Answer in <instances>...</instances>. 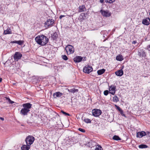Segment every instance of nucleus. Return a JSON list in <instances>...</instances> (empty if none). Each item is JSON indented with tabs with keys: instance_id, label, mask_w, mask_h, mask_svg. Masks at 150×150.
<instances>
[{
	"instance_id": "f257e3e1",
	"label": "nucleus",
	"mask_w": 150,
	"mask_h": 150,
	"mask_svg": "<svg viewBox=\"0 0 150 150\" xmlns=\"http://www.w3.org/2000/svg\"><path fill=\"white\" fill-rule=\"evenodd\" d=\"M35 40L38 44L42 46H44L48 43L49 39L44 35H40L37 36Z\"/></svg>"
},
{
	"instance_id": "f03ea898",
	"label": "nucleus",
	"mask_w": 150,
	"mask_h": 150,
	"mask_svg": "<svg viewBox=\"0 0 150 150\" xmlns=\"http://www.w3.org/2000/svg\"><path fill=\"white\" fill-rule=\"evenodd\" d=\"M32 104L29 103H26L22 104L23 107L20 112L22 116L27 115L30 111V109L31 108Z\"/></svg>"
},
{
	"instance_id": "7ed1b4c3",
	"label": "nucleus",
	"mask_w": 150,
	"mask_h": 150,
	"mask_svg": "<svg viewBox=\"0 0 150 150\" xmlns=\"http://www.w3.org/2000/svg\"><path fill=\"white\" fill-rule=\"evenodd\" d=\"M54 22V20L52 19H48L44 23L45 26L47 28L51 27L53 25Z\"/></svg>"
},
{
	"instance_id": "20e7f679",
	"label": "nucleus",
	"mask_w": 150,
	"mask_h": 150,
	"mask_svg": "<svg viewBox=\"0 0 150 150\" xmlns=\"http://www.w3.org/2000/svg\"><path fill=\"white\" fill-rule=\"evenodd\" d=\"M65 50L68 54L74 53V47L71 45H68L65 47Z\"/></svg>"
},
{
	"instance_id": "39448f33",
	"label": "nucleus",
	"mask_w": 150,
	"mask_h": 150,
	"mask_svg": "<svg viewBox=\"0 0 150 150\" xmlns=\"http://www.w3.org/2000/svg\"><path fill=\"white\" fill-rule=\"evenodd\" d=\"M35 140V138L32 136L29 135L25 139V142L27 144L30 146L33 143Z\"/></svg>"
},
{
	"instance_id": "423d86ee",
	"label": "nucleus",
	"mask_w": 150,
	"mask_h": 150,
	"mask_svg": "<svg viewBox=\"0 0 150 150\" xmlns=\"http://www.w3.org/2000/svg\"><path fill=\"white\" fill-rule=\"evenodd\" d=\"M138 55L141 58H145L146 56V53L145 50L143 49L140 48L138 51Z\"/></svg>"
},
{
	"instance_id": "0eeeda50",
	"label": "nucleus",
	"mask_w": 150,
	"mask_h": 150,
	"mask_svg": "<svg viewBox=\"0 0 150 150\" xmlns=\"http://www.w3.org/2000/svg\"><path fill=\"white\" fill-rule=\"evenodd\" d=\"M93 69L92 67L88 65H86L83 69V72L85 73L89 74L93 71Z\"/></svg>"
},
{
	"instance_id": "6e6552de",
	"label": "nucleus",
	"mask_w": 150,
	"mask_h": 150,
	"mask_svg": "<svg viewBox=\"0 0 150 150\" xmlns=\"http://www.w3.org/2000/svg\"><path fill=\"white\" fill-rule=\"evenodd\" d=\"M92 112L93 115L95 117H98L102 113L101 110L100 109H95L92 110Z\"/></svg>"
},
{
	"instance_id": "1a4fd4ad",
	"label": "nucleus",
	"mask_w": 150,
	"mask_h": 150,
	"mask_svg": "<svg viewBox=\"0 0 150 150\" xmlns=\"http://www.w3.org/2000/svg\"><path fill=\"white\" fill-rule=\"evenodd\" d=\"M22 57V55L19 52H16L13 56V59L15 61H17Z\"/></svg>"
},
{
	"instance_id": "9d476101",
	"label": "nucleus",
	"mask_w": 150,
	"mask_h": 150,
	"mask_svg": "<svg viewBox=\"0 0 150 150\" xmlns=\"http://www.w3.org/2000/svg\"><path fill=\"white\" fill-rule=\"evenodd\" d=\"M116 86H115L112 85L109 86V93L112 95H114L116 91Z\"/></svg>"
},
{
	"instance_id": "9b49d317",
	"label": "nucleus",
	"mask_w": 150,
	"mask_h": 150,
	"mask_svg": "<svg viewBox=\"0 0 150 150\" xmlns=\"http://www.w3.org/2000/svg\"><path fill=\"white\" fill-rule=\"evenodd\" d=\"M146 135V132L142 131L141 132H137L136 136L137 138H142Z\"/></svg>"
},
{
	"instance_id": "f8f14e48",
	"label": "nucleus",
	"mask_w": 150,
	"mask_h": 150,
	"mask_svg": "<svg viewBox=\"0 0 150 150\" xmlns=\"http://www.w3.org/2000/svg\"><path fill=\"white\" fill-rule=\"evenodd\" d=\"M100 12L103 16L109 17L111 15V13L108 10L105 11L102 9L100 10Z\"/></svg>"
},
{
	"instance_id": "ddd939ff",
	"label": "nucleus",
	"mask_w": 150,
	"mask_h": 150,
	"mask_svg": "<svg viewBox=\"0 0 150 150\" xmlns=\"http://www.w3.org/2000/svg\"><path fill=\"white\" fill-rule=\"evenodd\" d=\"M83 58V57L81 56H77L73 59V60L76 63H78L82 61Z\"/></svg>"
},
{
	"instance_id": "4468645a",
	"label": "nucleus",
	"mask_w": 150,
	"mask_h": 150,
	"mask_svg": "<svg viewBox=\"0 0 150 150\" xmlns=\"http://www.w3.org/2000/svg\"><path fill=\"white\" fill-rule=\"evenodd\" d=\"M86 13L85 14L83 13H81L79 18V20L80 22H82L83 20L86 19Z\"/></svg>"
},
{
	"instance_id": "2eb2a0df",
	"label": "nucleus",
	"mask_w": 150,
	"mask_h": 150,
	"mask_svg": "<svg viewBox=\"0 0 150 150\" xmlns=\"http://www.w3.org/2000/svg\"><path fill=\"white\" fill-rule=\"evenodd\" d=\"M150 19L148 18H146L143 20L142 23L144 25H147L150 23Z\"/></svg>"
},
{
	"instance_id": "dca6fc26",
	"label": "nucleus",
	"mask_w": 150,
	"mask_h": 150,
	"mask_svg": "<svg viewBox=\"0 0 150 150\" xmlns=\"http://www.w3.org/2000/svg\"><path fill=\"white\" fill-rule=\"evenodd\" d=\"M63 95V94L59 92H56L53 94V97L56 98L57 97H61Z\"/></svg>"
},
{
	"instance_id": "f3484780",
	"label": "nucleus",
	"mask_w": 150,
	"mask_h": 150,
	"mask_svg": "<svg viewBox=\"0 0 150 150\" xmlns=\"http://www.w3.org/2000/svg\"><path fill=\"white\" fill-rule=\"evenodd\" d=\"M58 35L57 32H55L51 35V38L53 40H56L58 38Z\"/></svg>"
},
{
	"instance_id": "a211bd4d",
	"label": "nucleus",
	"mask_w": 150,
	"mask_h": 150,
	"mask_svg": "<svg viewBox=\"0 0 150 150\" xmlns=\"http://www.w3.org/2000/svg\"><path fill=\"white\" fill-rule=\"evenodd\" d=\"M123 71L122 69H120L115 72V74L119 76H122L123 74Z\"/></svg>"
},
{
	"instance_id": "6ab92c4d",
	"label": "nucleus",
	"mask_w": 150,
	"mask_h": 150,
	"mask_svg": "<svg viewBox=\"0 0 150 150\" xmlns=\"http://www.w3.org/2000/svg\"><path fill=\"white\" fill-rule=\"evenodd\" d=\"M30 147V146L29 145H23L21 147V149L22 150H29Z\"/></svg>"
},
{
	"instance_id": "aec40b11",
	"label": "nucleus",
	"mask_w": 150,
	"mask_h": 150,
	"mask_svg": "<svg viewBox=\"0 0 150 150\" xmlns=\"http://www.w3.org/2000/svg\"><path fill=\"white\" fill-rule=\"evenodd\" d=\"M4 33L5 35L12 33L11 30L9 28H8L6 30H4Z\"/></svg>"
},
{
	"instance_id": "412c9836",
	"label": "nucleus",
	"mask_w": 150,
	"mask_h": 150,
	"mask_svg": "<svg viewBox=\"0 0 150 150\" xmlns=\"http://www.w3.org/2000/svg\"><path fill=\"white\" fill-rule=\"evenodd\" d=\"M68 91L70 93H74L75 92H78L79 90L77 89H76L74 88H73L71 89H68Z\"/></svg>"
},
{
	"instance_id": "4be33fe9",
	"label": "nucleus",
	"mask_w": 150,
	"mask_h": 150,
	"mask_svg": "<svg viewBox=\"0 0 150 150\" xmlns=\"http://www.w3.org/2000/svg\"><path fill=\"white\" fill-rule=\"evenodd\" d=\"M105 70L104 69L98 70L97 73L98 75H101L103 74L105 72Z\"/></svg>"
},
{
	"instance_id": "5701e85b",
	"label": "nucleus",
	"mask_w": 150,
	"mask_h": 150,
	"mask_svg": "<svg viewBox=\"0 0 150 150\" xmlns=\"http://www.w3.org/2000/svg\"><path fill=\"white\" fill-rule=\"evenodd\" d=\"M71 142L76 143L78 142V139L77 137H73L70 139Z\"/></svg>"
},
{
	"instance_id": "b1692460",
	"label": "nucleus",
	"mask_w": 150,
	"mask_h": 150,
	"mask_svg": "<svg viewBox=\"0 0 150 150\" xmlns=\"http://www.w3.org/2000/svg\"><path fill=\"white\" fill-rule=\"evenodd\" d=\"M85 10L86 8L84 5L80 6L79 7V11L80 12L84 11Z\"/></svg>"
},
{
	"instance_id": "393cba45",
	"label": "nucleus",
	"mask_w": 150,
	"mask_h": 150,
	"mask_svg": "<svg viewBox=\"0 0 150 150\" xmlns=\"http://www.w3.org/2000/svg\"><path fill=\"white\" fill-rule=\"evenodd\" d=\"M116 59L119 61H121L123 60V57L121 55L117 56L116 58Z\"/></svg>"
},
{
	"instance_id": "a878e982",
	"label": "nucleus",
	"mask_w": 150,
	"mask_h": 150,
	"mask_svg": "<svg viewBox=\"0 0 150 150\" xmlns=\"http://www.w3.org/2000/svg\"><path fill=\"white\" fill-rule=\"evenodd\" d=\"M138 147L140 149H144L147 148L148 147V146L146 144H142L139 145Z\"/></svg>"
},
{
	"instance_id": "bb28decb",
	"label": "nucleus",
	"mask_w": 150,
	"mask_h": 150,
	"mask_svg": "<svg viewBox=\"0 0 150 150\" xmlns=\"http://www.w3.org/2000/svg\"><path fill=\"white\" fill-rule=\"evenodd\" d=\"M119 101V98L116 95L113 98V101L114 102H117Z\"/></svg>"
},
{
	"instance_id": "cd10ccee",
	"label": "nucleus",
	"mask_w": 150,
	"mask_h": 150,
	"mask_svg": "<svg viewBox=\"0 0 150 150\" xmlns=\"http://www.w3.org/2000/svg\"><path fill=\"white\" fill-rule=\"evenodd\" d=\"M5 98L6 100L9 103L13 104L14 103V102L11 100L8 97H5Z\"/></svg>"
},
{
	"instance_id": "c85d7f7f",
	"label": "nucleus",
	"mask_w": 150,
	"mask_h": 150,
	"mask_svg": "<svg viewBox=\"0 0 150 150\" xmlns=\"http://www.w3.org/2000/svg\"><path fill=\"white\" fill-rule=\"evenodd\" d=\"M102 147L100 145H97L96 146L95 150H103Z\"/></svg>"
},
{
	"instance_id": "c756f323",
	"label": "nucleus",
	"mask_w": 150,
	"mask_h": 150,
	"mask_svg": "<svg viewBox=\"0 0 150 150\" xmlns=\"http://www.w3.org/2000/svg\"><path fill=\"white\" fill-rule=\"evenodd\" d=\"M113 139L116 141L120 140V138L117 135H114L113 137Z\"/></svg>"
},
{
	"instance_id": "7c9ffc66",
	"label": "nucleus",
	"mask_w": 150,
	"mask_h": 150,
	"mask_svg": "<svg viewBox=\"0 0 150 150\" xmlns=\"http://www.w3.org/2000/svg\"><path fill=\"white\" fill-rule=\"evenodd\" d=\"M83 121L87 123H91V120L88 118H85L83 119Z\"/></svg>"
},
{
	"instance_id": "2f4dec72",
	"label": "nucleus",
	"mask_w": 150,
	"mask_h": 150,
	"mask_svg": "<svg viewBox=\"0 0 150 150\" xmlns=\"http://www.w3.org/2000/svg\"><path fill=\"white\" fill-rule=\"evenodd\" d=\"M17 44L19 45H22L24 42V41L23 40H18L17 41Z\"/></svg>"
},
{
	"instance_id": "473e14b6",
	"label": "nucleus",
	"mask_w": 150,
	"mask_h": 150,
	"mask_svg": "<svg viewBox=\"0 0 150 150\" xmlns=\"http://www.w3.org/2000/svg\"><path fill=\"white\" fill-rule=\"evenodd\" d=\"M62 59L65 60H67L68 59L67 56L65 55H62Z\"/></svg>"
},
{
	"instance_id": "72a5a7b5",
	"label": "nucleus",
	"mask_w": 150,
	"mask_h": 150,
	"mask_svg": "<svg viewBox=\"0 0 150 150\" xmlns=\"http://www.w3.org/2000/svg\"><path fill=\"white\" fill-rule=\"evenodd\" d=\"M61 112H62V113L64 115H68V116H70V115L67 113L66 112H65L63 111V110H61Z\"/></svg>"
},
{
	"instance_id": "f704fd0d",
	"label": "nucleus",
	"mask_w": 150,
	"mask_h": 150,
	"mask_svg": "<svg viewBox=\"0 0 150 150\" xmlns=\"http://www.w3.org/2000/svg\"><path fill=\"white\" fill-rule=\"evenodd\" d=\"M109 93V91H108L107 90H105L104 91V94L105 96H107Z\"/></svg>"
},
{
	"instance_id": "c9c22d12",
	"label": "nucleus",
	"mask_w": 150,
	"mask_h": 150,
	"mask_svg": "<svg viewBox=\"0 0 150 150\" xmlns=\"http://www.w3.org/2000/svg\"><path fill=\"white\" fill-rule=\"evenodd\" d=\"M78 130L82 132H86L85 130L84 129L81 128H79Z\"/></svg>"
},
{
	"instance_id": "e433bc0d",
	"label": "nucleus",
	"mask_w": 150,
	"mask_h": 150,
	"mask_svg": "<svg viewBox=\"0 0 150 150\" xmlns=\"http://www.w3.org/2000/svg\"><path fill=\"white\" fill-rule=\"evenodd\" d=\"M109 0V1H106V2L109 3H110V4L112 3L113 2H114L115 1V0Z\"/></svg>"
},
{
	"instance_id": "4c0bfd02",
	"label": "nucleus",
	"mask_w": 150,
	"mask_h": 150,
	"mask_svg": "<svg viewBox=\"0 0 150 150\" xmlns=\"http://www.w3.org/2000/svg\"><path fill=\"white\" fill-rule=\"evenodd\" d=\"M146 132V135H148L149 137H150V132L149 131H147Z\"/></svg>"
},
{
	"instance_id": "58836bf2",
	"label": "nucleus",
	"mask_w": 150,
	"mask_h": 150,
	"mask_svg": "<svg viewBox=\"0 0 150 150\" xmlns=\"http://www.w3.org/2000/svg\"><path fill=\"white\" fill-rule=\"evenodd\" d=\"M117 109L119 112L122 110L119 106H117Z\"/></svg>"
},
{
	"instance_id": "ea45409f",
	"label": "nucleus",
	"mask_w": 150,
	"mask_h": 150,
	"mask_svg": "<svg viewBox=\"0 0 150 150\" xmlns=\"http://www.w3.org/2000/svg\"><path fill=\"white\" fill-rule=\"evenodd\" d=\"M65 16H64V15H60L59 16V19H61L62 17H64Z\"/></svg>"
},
{
	"instance_id": "a19ab883",
	"label": "nucleus",
	"mask_w": 150,
	"mask_h": 150,
	"mask_svg": "<svg viewBox=\"0 0 150 150\" xmlns=\"http://www.w3.org/2000/svg\"><path fill=\"white\" fill-rule=\"evenodd\" d=\"M17 42L16 40L13 41H11V43H16L17 44Z\"/></svg>"
},
{
	"instance_id": "79ce46f5",
	"label": "nucleus",
	"mask_w": 150,
	"mask_h": 150,
	"mask_svg": "<svg viewBox=\"0 0 150 150\" xmlns=\"http://www.w3.org/2000/svg\"><path fill=\"white\" fill-rule=\"evenodd\" d=\"M137 43V42L135 40L133 41L132 42V44H135Z\"/></svg>"
},
{
	"instance_id": "37998d69",
	"label": "nucleus",
	"mask_w": 150,
	"mask_h": 150,
	"mask_svg": "<svg viewBox=\"0 0 150 150\" xmlns=\"http://www.w3.org/2000/svg\"><path fill=\"white\" fill-rule=\"evenodd\" d=\"M147 49L149 51H150V44L147 46Z\"/></svg>"
},
{
	"instance_id": "c03bdc74",
	"label": "nucleus",
	"mask_w": 150,
	"mask_h": 150,
	"mask_svg": "<svg viewBox=\"0 0 150 150\" xmlns=\"http://www.w3.org/2000/svg\"><path fill=\"white\" fill-rule=\"evenodd\" d=\"M27 123H28V124H31V123H32V122H30V121H29V120H27Z\"/></svg>"
},
{
	"instance_id": "a18cd8bd",
	"label": "nucleus",
	"mask_w": 150,
	"mask_h": 150,
	"mask_svg": "<svg viewBox=\"0 0 150 150\" xmlns=\"http://www.w3.org/2000/svg\"><path fill=\"white\" fill-rule=\"evenodd\" d=\"M91 143L90 142H88V144H87V145L89 147H90L91 146L90 145V144H91Z\"/></svg>"
},
{
	"instance_id": "49530a36",
	"label": "nucleus",
	"mask_w": 150,
	"mask_h": 150,
	"mask_svg": "<svg viewBox=\"0 0 150 150\" xmlns=\"http://www.w3.org/2000/svg\"><path fill=\"white\" fill-rule=\"evenodd\" d=\"M120 112L121 115H122V114L123 113V112L122 110H121L120 111Z\"/></svg>"
},
{
	"instance_id": "de8ad7c7",
	"label": "nucleus",
	"mask_w": 150,
	"mask_h": 150,
	"mask_svg": "<svg viewBox=\"0 0 150 150\" xmlns=\"http://www.w3.org/2000/svg\"><path fill=\"white\" fill-rule=\"evenodd\" d=\"M122 116L124 117H126V115L124 114L123 113H122V115H121Z\"/></svg>"
},
{
	"instance_id": "09e8293b",
	"label": "nucleus",
	"mask_w": 150,
	"mask_h": 150,
	"mask_svg": "<svg viewBox=\"0 0 150 150\" xmlns=\"http://www.w3.org/2000/svg\"><path fill=\"white\" fill-rule=\"evenodd\" d=\"M0 119L2 121H3L4 120V119L3 117H0Z\"/></svg>"
},
{
	"instance_id": "8fccbe9b",
	"label": "nucleus",
	"mask_w": 150,
	"mask_h": 150,
	"mask_svg": "<svg viewBox=\"0 0 150 150\" xmlns=\"http://www.w3.org/2000/svg\"><path fill=\"white\" fill-rule=\"evenodd\" d=\"M100 1L101 3H103L104 2V0H100Z\"/></svg>"
},
{
	"instance_id": "3c124183",
	"label": "nucleus",
	"mask_w": 150,
	"mask_h": 150,
	"mask_svg": "<svg viewBox=\"0 0 150 150\" xmlns=\"http://www.w3.org/2000/svg\"><path fill=\"white\" fill-rule=\"evenodd\" d=\"M82 60L83 61H85L86 60V57H85Z\"/></svg>"
},
{
	"instance_id": "603ef678",
	"label": "nucleus",
	"mask_w": 150,
	"mask_h": 150,
	"mask_svg": "<svg viewBox=\"0 0 150 150\" xmlns=\"http://www.w3.org/2000/svg\"><path fill=\"white\" fill-rule=\"evenodd\" d=\"M2 79L1 78H0V82H1L2 80Z\"/></svg>"
},
{
	"instance_id": "864d4df0",
	"label": "nucleus",
	"mask_w": 150,
	"mask_h": 150,
	"mask_svg": "<svg viewBox=\"0 0 150 150\" xmlns=\"http://www.w3.org/2000/svg\"><path fill=\"white\" fill-rule=\"evenodd\" d=\"M123 68H124V66H123L122 67V69H122V70L123 69Z\"/></svg>"
},
{
	"instance_id": "5fc2aeb1",
	"label": "nucleus",
	"mask_w": 150,
	"mask_h": 150,
	"mask_svg": "<svg viewBox=\"0 0 150 150\" xmlns=\"http://www.w3.org/2000/svg\"><path fill=\"white\" fill-rule=\"evenodd\" d=\"M103 37L104 38H105V35H103Z\"/></svg>"
},
{
	"instance_id": "6e6d98bb",
	"label": "nucleus",
	"mask_w": 150,
	"mask_h": 150,
	"mask_svg": "<svg viewBox=\"0 0 150 150\" xmlns=\"http://www.w3.org/2000/svg\"><path fill=\"white\" fill-rule=\"evenodd\" d=\"M115 106L116 107V108H117V107L118 106L117 105H115Z\"/></svg>"
},
{
	"instance_id": "4d7b16f0",
	"label": "nucleus",
	"mask_w": 150,
	"mask_h": 150,
	"mask_svg": "<svg viewBox=\"0 0 150 150\" xmlns=\"http://www.w3.org/2000/svg\"><path fill=\"white\" fill-rule=\"evenodd\" d=\"M107 39H106L104 40H103V41H105Z\"/></svg>"
},
{
	"instance_id": "13d9d810",
	"label": "nucleus",
	"mask_w": 150,
	"mask_h": 150,
	"mask_svg": "<svg viewBox=\"0 0 150 150\" xmlns=\"http://www.w3.org/2000/svg\"><path fill=\"white\" fill-rule=\"evenodd\" d=\"M149 15H150V12H149Z\"/></svg>"
},
{
	"instance_id": "bf43d9fd",
	"label": "nucleus",
	"mask_w": 150,
	"mask_h": 150,
	"mask_svg": "<svg viewBox=\"0 0 150 150\" xmlns=\"http://www.w3.org/2000/svg\"><path fill=\"white\" fill-rule=\"evenodd\" d=\"M13 84H14V85H15V83H13Z\"/></svg>"
}]
</instances>
